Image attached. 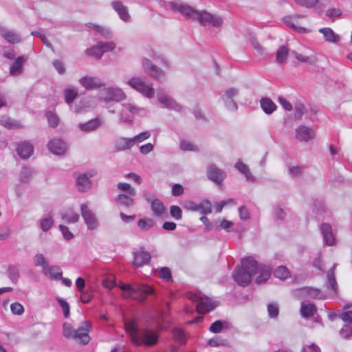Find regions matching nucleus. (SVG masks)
Masks as SVG:
<instances>
[{
	"label": "nucleus",
	"instance_id": "obj_1",
	"mask_svg": "<svg viewBox=\"0 0 352 352\" xmlns=\"http://www.w3.org/2000/svg\"><path fill=\"white\" fill-rule=\"evenodd\" d=\"M170 6L172 10L181 13L186 19L198 21L203 26L210 25L219 28L223 23V17L219 14L206 10L199 11L189 6L174 2H170Z\"/></svg>",
	"mask_w": 352,
	"mask_h": 352
},
{
	"label": "nucleus",
	"instance_id": "obj_2",
	"mask_svg": "<svg viewBox=\"0 0 352 352\" xmlns=\"http://www.w3.org/2000/svg\"><path fill=\"white\" fill-rule=\"evenodd\" d=\"M124 327L131 342L135 346L142 344L147 346H153L158 341L155 331L148 329H140L133 320L126 321Z\"/></svg>",
	"mask_w": 352,
	"mask_h": 352
},
{
	"label": "nucleus",
	"instance_id": "obj_3",
	"mask_svg": "<svg viewBox=\"0 0 352 352\" xmlns=\"http://www.w3.org/2000/svg\"><path fill=\"white\" fill-rule=\"evenodd\" d=\"M258 263L252 257H247L241 261V266H237L232 274L234 280L239 285H248L252 277L257 274Z\"/></svg>",
	"mask_w": 352,
	"mask_h": 352
},
{
	"label": "nucleus",
	"instance_id": "obj_4",
	"mask_svg": "<svg viewBox=\"0 0 352 352\" xmlns=\"http://www.w3.org/2000/svg\"><path fill=\"white\" fill-rule=\"evenodd\" d=\"M122 291L126 292L124 296L137 300L140 302H144L146 300L148 295L155 294V289L147 285L135 284L131 285L129 284H122L120 286Z\"/></svg>",
	"mask_w": 352,
	"mask_h": 352
},
{
	"label": "nucleus",
	"instance_id": "obj_5",
	"mask_svg": "<svg viewBox=\"0 0 352 352\" xmlns=\"http://www.w3.org/2000/svg\"><path fill=\"white\" fill-rule=\"evenodd\" d=\"M126 84L148 98L154 97V88L151 85L146 83L141 77H132L126 82Z\"/></svg>",
	"mask_w": 352,
	"mask_h": 352
},
{
	"label": "nucleus",
	"instance_id": "obj_6",
	"mask_svg": "<svg viewBox=\"0 0 352 352\" xmlns=\"http://www.w3.org/2000/svg\"><path fill=\"white\" fill-rule=\"evenodd\" d=\"M126 97L124 92L118 87H106L99 92V98L105 102H120L124 100Z\"/></svg>",
	"mask_w": 352,
	"mask_h": 352
},
{
	"label": "nucleus",
	"instance_id": "obj_7",
	"mask_svg": "<svg viewBox=\"0 0 352 352\" xmlns=\"http://www.w3.org/2000/svg\"><path fill=\"white\" fill-rule=\"evenodd\" d=\"M189 298L194 302H197L196 309L199 314H204L212 311L216 305L208 297H204L200 294H191Z\"/></svg>",
	"mask_w": 352,
	"mask_h": 352
},
{
	"label": "nucleus",
	"instance_id": "obj_8",
	"mask_svg": "<svg viewBox=\"0 0 352 352\" xmlns=\"http://www.w3.org/2000/svg\"><path fill=\"white\" fill-rule=\"evenodd\" d=\"M144 111L142 108H139L131 103L122 104V109L120 111V120L121 122L131 123L134 119L135 115L140 111Z\"/></svg>",
	"mask_w": 352,
	"mask_h": 352
},
{
	"label": "nucleus",
	"instance_id": "obj_9",
	"mask_svg": "<svg viewBox=\"0 0 352 352\" xmlns=\"http://www.w3.org/2000/svg\"><path fill=\"white\" fill-rule=\"evenodd\" d=\"M91 329L89 322L84 320L80 325L75 330L73 339L80 341L82 344H86L90 341L89 333Z\"/></svg>",
	"mask_w": 352,
	"mask_h": 352
},
{
	"label": "nucleus",
	"instance_id": "obj_10",
	"mask_svg": "<svg viewBox=\"0 0 352 352\" xmlns=\"http://www.w3.org/2000/svg\"><path fill=\"white\" fill-rule=\"evenodd\" d=\"M81 215L89 230H95L98 226V219L95 214L88 208L86 204L80 205Z\"/></svg>",
	"mask_w": 352,
	"mask_h": 352
},
{
	"label": "nucleus",
	"instance_id": "obj_11",
	"mask_svg": "<svg viewBox=\"0 0 352 352\" xmlns=\"http://www.w3.org/2000/svg\"><path fill=\"white\" fill-rule=\"evenodd\" d=\"M239 94V91L238 89L231 87L226 89L221 95V99L228 110L236 111L238 109V105L234 101V98L238 96Z\"/></svg>",
	"mask_w": 352,
	"mask_h": 352
},
{
	"label": "nucleus",
	"instance_id": "obj_12",
	"mask_svg": "<svg viewBox=\"0 0 352 352\" xmlns=\"http://www.w3.org/2000/svg\"><path fill=\"white\" fill-rule=\"evenodd\" d=\"M133 260L132 265L135 267H141L149 263L151 254L148 252L144 251L143 248L139 250L133 252Z\"/></svg>",
	"mask_w": 352,
	"mask_h": 352
},
{
	"label": "nucleus",
	"instance_id": "obj_13",
	"mask_svg": "<svg viewBox=\"0 0 352 352\" xmlns=\"http://www.w3.org/2000/svg\"><path fill=\"white\" fill-rule=\"evenodd\" d=\"M144 72L155 79H160L164 76V72L154 65L149 59L143 58L142 60Z\"/></svg>",
	"mask_w": 352,
	"mask_h": 352
},
{
	"label": "nucleus",
	"instance_id": "obj_14",
	"mask_svg": "<svg viewBox=\"0 0 352 352\" xmlns=\"http://www.w3.org/2000/svg\"><path fill=\"white\" fill-rule=\"evenodd\" d=\"M226 176V173L214 164H210L207 168L208 178L219 185L222 183Z\"/></svg>",
	"mask_w": 352,
	"mask_h": 352
},
{
	"label": "nucleus",
	"instance_id": "obj_15",
	"mask_svg": "<svg viewBox=\"0 0 352 352\" xmlns=\"http://www.w3.org/2000/svg\"><path fill=\"white\" fill-rule=\"evenodd\" d=\"M185 208L191 211H199L203 214H208L212 212V204L209 201H204L200 204L188 201L186 203Z\"/></svg>",
	"mask_w": 352,
	"mask_h": 352
},
{
	"label": "nucleus",
	"instance_id": "obj_16",
	"mask_svg": "<svg viewBox=\"0 0 352 352\" xmlns=\"http://www.w3.org/2000/svg\"><path fill=\"white\" fill-rule=\"evenodd\" d=\"M81 85L86 89H97L104 85V83L96 77L83 76L79 80Z\"/></svg>",
	"mask_w": 352,
	"mask_h": 352
},
{
	"label": "nucleus",
	"instance_id": "obj_17",
	"mask_svg": "<svg viewBox=\"0 0 352 352\" xmlns=\"http://www.w3.org/2000/svg\"><path fill=\"white\" fill-rule=\"evenodd\" d=\"M337 265V263H334L333 266L328 270L327 274V282L325 284L326 287L335 294H336L338 291V286L336 280L335 275Z\"/></svg>",
	"mask_w": 352,
	"mask_h": 352
},
{
	"label": "nucleus",
	"instance_id": "obj_18",
	"mask_svg": "<svg viewBox=\"0 0 352 352\" xmlns=\"http://www.w3.org/2000/svg\"><path fill=\"white\" fill-rule=\"evenodd\" d=\"M104 123V120L99 117L91 119L85 123L78 124V128L81 131L90 133L96 131Z\"/></svg>",
	"mask_w": 352,
	"mask_h": 352
},
{
	"label": "nucleus",
	"instance_id": "obj_19",
	"mask_svg": "<svg viewBox=\"0 0 352 352\" xmlns=\"http://www.w3.org/2000/svg\"><path fill=\"white\" fill-rule=\"evenodd\" d=\"M111 6L118 14L121 20L125 22L130 20L131 16L128 12V8L124 6L122 1H113L111 2Z\"/></svg>",
	"mask_w": 352,
	"mask_h": 352
},
{
	"label": "nucleus",
	"instance_id": "obj_20",
	"mask_svg": "<svg viewBox=\"0 0 352 352\" xmlns=\"http://www.w3.org/2000/svg\"><path fill=\"white\" fill-rule=\"evenodd\" d=\"M48 149L54 155H63L67 150L65 142L60 139H54L47 144Z\"/></svg>",
	"mask_w": 352,
	"mask_h": 352
},
{
	"label": "nucleus",
	"instance_id": "obj_21",
	"mask_svg": "<svg viewBox=\"0 0 352 352\" xmlns=\"http://www.w3.org/2000/svg\"><path fill=\"white\" fill-rule=\"evenodd\" d=\"M92 177V175H87V173L80 174L76 177V186L80 192H86L90 189L91 186V182L89 178Z\"/></svg>",
	"mask_w": 352,
	"mask_h": 352
},
{
	"label": "nucleus",
	"instance_id": "obj_22",
	"mask_svg": "<svg viewBox=\"0 0 352 352\" xmlns=\"http://www.w3.org/2000/svg\"><path fill=\"white\" fill-rule=\"evenodd\" d=\"M296 138L300 141L308 142L314 138V133L310 128L300 125L296 129Z\"/></svg>",
	"mask_w": 352,
	"mask_h": 352
},
{
	"label": "nucleus",
	"instance_id": "obj_23",
	"mask_svg": "<svg viewBox=\"0 0 352 352\" xmlns=\"http://www.w3.org/2000/svg\"><path fill=\"white\" fill-rule=\"evenodd\" d=\"M27 60L24 56H18L10 67V74L12 76H19L23 72V63Z\"/></svg>",
	"mask_w": 352,
	"mask_h": 352
},
{
	"label": "nucleus",
	"instance_id": "obj_24",
	"mask_svg": "<svg viewBox=\"0 0 352 352\" xmlns=\"http://www.w3.org/2000/svg\"><path fill=\"white\" fill-rule=\"evenodd\" d=\"M0 36L12 44H16L21 42L20 35L12 30L0 28Z\"/></svg>",
	"mask_w": 352,
	"mask_h": 352
},
{
	"label": "nucleus",
	"instance_id": "obj_25",
	"mask_svg": "<svg viewBox=\"0 0 352 352\" xmlns=\"http://www.w3.org/2000/svg\"><path fill=\"white\" fill-rule=\"evenodd\" d=\"M300 295L307 298H311L315 299H322L324 298L323 294L321 293L320 290L317 288L305 287L298 290Z\"/></svg>",
	"mask_w": 352,
	"mask_h": 352
},
{
	"label": "nucleus",
	"instance_id": "obj_26",
	"mask_svg": "<svg viewBox=\"0 0 352 352\" xmlns=\"http://www.w3.org/2000/svg\"><path fill=\"white\" fill-rule=\"evenodd\" d=\"M43 273L51 280H60L62 279V270L58 265L47 266Z\"/></svg>",
	"mask_w": 352,
	"mask_h": 352
},
{
	"label": "nucleus",
	"instance_id": "obj_27",
	"mask_svg": "<svg viewBox=\"0 0 352 352\" xmlns=\"http://www.w3.org/2000/svg\"><path fill=\"white\" fill-rule=\"evenodd\" d=\"M257 273H259V275L256 279V283L257 284H262L270 277L272 269L267 265L258 264Z\"/></svg>",
	"mask_w": 352,
	"mask_h": 352
},
{
	"label": "nucleus",
	"instance_id": "obj_28",
	"mask_svg": "<svg viewBox=\"0 0 352 352\" xmlns=\"http://www.w3.org/2000/svg\"><path fill=\"white\" fill-rule=\"evenodd\" d=\"M319 32L323 34L325 41L336 43L340 41V37L330 28H322Z\"/></svg>",
	"mask_w": 352,
	"mask_h": 352
},
{
	"label": "nucleus",
	"instance_id": "obj_29",
	"mask_svg": "<svg viewBox=\"0 0 352 352\" xmlns=\"http://www.w3.org/2000/svg\"><path fill=\"white\" fill-rule=\"evenodd\" d=\"M320 229L326 244L328 245H333L335 239L332 233L331 225L328 223H322Z\"/></svg>",
	"mask_w": 352,
	"mask_h": 352
},
{
	"label": "nucleus",
	"instance_id": "obj_30",
	"mask_svg": "<svg viewBox=\"0 0 352 352\" xmlns=\"http://www.w3.org/2000/svg\"><path fill=\"white\" fill-rule=\"evenodd\" d=\"M33 146L28 142L21 144L17 148V153L23 160L29 158L33 153Z\"/></svg>",
	"mask_w": 352,
	"mask_h": 352
},
{
	"label": "nucleus",
	"instance_id": "obj_31",
	"mask_svg": "<svg viewBox=\"0 0 352 352\" xmlns=\"http://www.w3.org/2000/svg\"><path fill=\"white\" fill-rule=\"evenodd\" d=\"M135 195H130L129 194H120L116 197V201L118 202V204L129 208L134 205V199L133 197Z\"/></svg>",
	"mask_w": 352,
	"mask_h": 352
},
{
	"label": "nucleus",
	"instance_id": "obj_32",
	"mask_svg": "<svg viewBox=\"0 0 352 352\" xmlns=\"http://www.w3.org/2000/svg\"><path fill=\"white\" fill-rule=\"evenodd\" d=\"M61 218L67 223H74L78 221L80 216L72 209H68L61 213Z\"/></svg>",
	"mask_w": 352,
	"mask_h": 352
},
{
	"label": "nucleus",
	"instance_id": "obj_33",
	"mask_svg": "<svg viewBox=\"0 0 352 352\" xmlns=\"http://www.w3.org/2000/svg\"><path fill=\"white\" fill-rule=\"evenodd\" d=\"M261 107L267 114H271L276 109V105L268 98H263L261 100Z\"/></svg>",
	"mask_w": 352,
	"mask_h": 352
},
{
	"label": "nucleus",
	"instance_id": "obj_34",
	"mask_svg": "<svg viewBox=\"0 0 352 352\" xmlns=\"http://www.w3.org/2000/svg\"><path fill=\"white\" fill-rule=\"evenodd\" d=\"M134 144L133 138H122L117 141L116 147L118 151H124L131 148Z\"/></svg>",
	"mask_w": 352,
	"mask_h": 352
},
{
	"label": "nucleus",
	"instance_id": "obj_35",
	"mask_svg": "<svg viewBox=\"0 0 352 352\" xmlns=\"http://www.w3.org/2000/svg\"><path fill=\"white\" fill-rule=\"evenodd\" d=\"M317 309L314 304H304L302 303L300 308V313L302 317L309 318L316 312Z\"/></svg>",
	"mask_w": 352,
	"mask_h": 352
},
{
	"label": "nucleus",
	"instance_id": "obj_36",
	"mask_svg": "<svg viewBox=\"0 0 352 352\" xmlns=\"http://www.w3.org/2000/svg\"><path fill=\"white\" fill-rule=\"evenodd\" d=\"M234 167L242 174H243L245 175V177H246V179L248 181H254V177H253V175L251 174L250 171V169L248 168V166L241 162H237L235 165H234Z\"/></svg>",
	"mask_w": 352,
	"mask_h": 352
},
{
	"label": "nucleus",
	"instance_id": "obj_37",
	"mask_svg": "<svg viewBox=\"0 0 352 352\" xmlns=\"http://www.w3.org/2000/svg\"><path fill=\"white\" fill-rule=\"evenodd\" d=\"M289 53V49L285 45H281L276 52V60L279 64L286 62Z\"/></svg>",
	"mask_w": 352,
	"mask_h": 352
},
{
	"label": "nucleus",
	"instance_id": "obj_38",
	"mask_svg": "<svg viewBox=\"0 0 352 352\" xmlns=\"http://www.w3.org/2000/svg\"><path fill=\"white\" fill-rule=\"evenodd\" d=\"M151 205V210L156 216H161L165 211L163 203L158 199L152 200Z\"/></svg>",
	"mask_w": 352,
	"mask_h": 352
},
{
	"label": "nucleus",
	"instance_id": "obj_39",
	"mask_svg": "<svg viewBox=\"0 0 352 352\" xmlns=\"http://www.w3.org/2000/svg\"><path fill=\"white\" fill-rule=\"evenodd\" d=\"M8 275L13 283H16L20 276L19 270L16 265H10L8 268Z\"/></svg>",
	"mask_w": 352,
	"mask_h": 352
},
{
	"label": "nucleus",
	"instance_id": "obj_40",
	"mask_svg": "<svg viewBox=\"0 0 352 352\" xmlns=\"http://www.w3.org/2000/svg\"><path fill=\"white\" fill-rule=\"evenodd\" d=\"M274 276L280 280H285L289 276V271L285 266L278 267L274 272Z\"/></svg>",
	"mask_w": 352,
	"mask_h": 352
},
{
	"label": "nucleus",
	"instance_id": "obj_41",
	"mask_svg": "<svg viewBox=\"0 0 352 352\" xmlns=\"http://www.w3.org/2000/svg\"><path fill=\"white\" fill-rule=\"evenodd\" d=\"M85 52L88 56L95 57L97 59H100L103 55L101 47H100L98 43L96 45L87 49Z\"/></svg>",
	"mask_w": 352,
	"mask_h": 352
},
{
	"label": "nucleus",
	"instance_id": "obj_42",
	"mask_svg": "<svg viewBox=\"0 0 352 352\" xmlns=\"http://www.w3.org/2000/svg\"><path fill=\"white\" fill-rule=\"evenodd\" d=\"M34 171L33 169L24 167L21 169L20 173V180L21 182H28L34 175Z\"/></svg>",
	"mask_w": 352,
	"mask_h": 352
},
{
	"label": "nucleus",
	"instance_id": "obj_43",
	"mask_svg": "<svg viewBox=\"0 0 352 352\" xmlns=\"http://www.w3.org/2000/svg\"><path fill=\"white\" fill-rule=\"evenodd\" d=\"M233 223L230 221H228L226 219H223L219 224H217V221L215 222V229L217 230H220L221 229L225 230L227 232H231L233 231V230L231 229V227L232 226Z\"/></svg>",
	"mask_w": 352,
	"mask_h": 352
},
{
	"label": "nucleus",
	"instance_id": "obj_44",
	"mask_svg": "<svg viewBox=\"0 0 352 352\" xmlns=\"http://www.w3.org/2000/svg\"><path fill=\"white\" fill-rule=\"evenodd\" d=\"M0 124L5 126L7 129H14L18 126V124L14 121L12 120L11 118H10L8 116H1L0 118Z\"/></svg>",
	"mask_w": 352,
	"mask_h": 352
},
{
	"label": "nucleus",
	"instance_id": "obj_45",
	"mask_svg": "<svg viewBox=\"0 0 352 352\" xmlns=\"http://www.w3.org/2000/svg\"><path fill=\"white\" fill-rule=\"evenodd\" d=\"M78 96V91L75 89H67L65 90L64 96L65 102L70 104Z\"/></svg>",
	"mask_w": 352,
	"mask_h": 352
},
{
	"label": "nucleus",
	"instance_id": "obj_46",
	"mask_svg": "<svg viewBox=\"0 0 352 352\" xmlns=\"http://www.w3.org/2000/svg\"><path fill=\"white\" fill-rule=\"evenodd\" d=\"M292 54H294V57L301 63H305L308 65H312L314 63L316 62V58H312L310 56H305L301 54H298L296 52H292Z\"/></svg>",
	"mask_w": 352,
	"mask_h": 352
},
{
	"label": "nucleus",
	"instance_id": "obj_47",
	"mask_svg": "<svg viewBox=\"0 0 352 352\" xmlns=\"http://www.w3.org/2000/svg\"><path fill=\"white\" fill-rule=\"evenodd\" d=\"M54 221L52 217H46L41 220L40 227L43 232L48 231L53 226Z\"/></svg>",
	"mask_w": 352,
	"mask_h": 352
},
{
	"label": "nucleus",
	"instance_id": "obj_48",
	"mask_svg": "<svg viewBox=\"0 0 352 352\" xmlns=\"http://www.w3.org/2000/svg\"><path fill=\"white\" fill-rule=\"evenodd\" d=\"M118 188L124 192V194H129L130 195H135V190L131 186V185L128 183L124 182H119L118 184Z\"/></svg>",
	"mask_w": 352,
	"mask_h": 352
},
{
	"label": "nucleus",
	"instance_id": "obj_49",
	"mask_svg": "<svg viewBox=\"0 0 352 352\" xmlns=\"http://www.w3.org/2000/svg\"><path fill=\"white\" fill-rule=\"evenodd\" d=\"M80 293V300L83 303L89 302L94 297L93 290L90 287L87 289H84Z\"/></svg>",
	"mask_w": 352,
	"mask_h": 352
},
{
	"label": "nucleus",
	"instance_id": "obj_50",
	"mask_svg": "<svg viewBox=\"0 0 352 352\" xmlns=\"http://www.w3.org/2000/svg\"><path fill=\"white\" fill-rule=\"evenodd\" d=\"M34 265L36 267L41 266L43 270L49 265L46 258L42 254H36L34 256Z\"/></svg>",
	"mask_w": 352,
	"mask_h": 352
},
{
	"label": "nucleus",
	"instance_id": "obj_51",
	"mask_svg": "<svg viewBox=\"0 0 352 352\" xmlns=\"http://www.w3.org/2000/svg\"><path fill=\"white\" fill-rule=\"evenodd\" d=\"M138 226L142 230H146L153 226V221L151 219H141L138 222Z\"/></svg>",
	"mask_w": 352,
	"mask_h": 352
},
{
	"label": "nucleus",
	"instance_id": "obj_52",
	"mask_svg": "<svg viewBox=\"0 0 352 352\" xmlns=\"http://www.w3.org/2000/svg\"><path fill=\"white\" fill-rule=\"evenodd\" d=\"M340 334L345 339H349L352 337V324H344L340 329Z\"/></svg>",
	"mask_w": 352,
	"mask_h": 352
},
{
	"label": "nucleus",
	"instance_id": "obj_53",
	"mask_svg": "<svg viewBox=\"0 0 352 352\" xmlns=\"http://www.w3.org/2000/svg\"><path fill=\"white\" fill-rule=\"evenodd\" d=\"M63 335L65 338H73L75 329H73V327L71 324L65 322L63 325Z\"/></svg>",
	"mask_w": 352,
	"mask_h": 352
},
{
	"label": "nucleus",
	"instance_id": "obj_54",
	"mask_svg": "<svg viewBox=\"0 0 352 352\" xmlns=\"http://www.w3.org/2000/svg\"><path fill=\"white\" fill-rule=\"evenodd\" d=\"M180 148L182 151H197L198 148L193 145L190 142L182 140L180 142Z\"/></svg>",
	"mask_w": 352,
	"mask_h": 352
},
{
	"label": "nucleus",
	"instance_id": "obj_55",
	"mask_svg": "<svg viewBox=\"0 0 352 352\" xmlns=\"http://www.w3.org/2000/svg\"><path fill=\"white\" fill-rule=\"evenodd\" d=\"M224 324H226V322L217 320L210 325L209 330L212 333H218L221 332L224 327Z\"/></svg>",
	"mask_w": 352,
	"mask_h": 352
},
{
	"label": "nucleus",
	"instance_id": "obj_56",
	"mask_svg": "<svg viewBox=\"0 0 352 352\" xmlns=\"http://www.w3.org/2000/svg\"><path fill=\"white\" fill-rule=\"evenodd\" d=\"M56 300L58 301V304L63 309V314L65 318H68L69 316V305L64 299L56 297Z\"/></svg>",
	"mask_w": 352,
	"mask_h": 352
},
{
	"label": "nucleus",
	"instance_id": "obj_57",
	"mask_svg": "<svg viewBox=\"0 0 352 352\" xmlns=\"http://www.w3.org/2000/svg\"><path fill=\"white\" fill-rule=\"evenodd\" d=\"M298 5L307 8H314L318 2V0H294Z\"/></svg>",
	"mask_w": 352,
	"mask_h": 352
},
{
	"label": "nucleus",
	"instance_id": "obj_58",
	"mask_svg": "<svg viewBox=\"0 0 352 352\" xmlns=\"http://www.w3.org/2000/svg\"><path fill=\"white\" fill-rule=\"evenodd\" d=\"M170 214L176 220H179L182 217V209L177 206H171L170 208Z\"/></svg>",
	"mask_w": 352,
	"mask_h": 352
},
{
	"label": "nucleus",
	"instance_id": "obj_59",
	"mask_svg": "<svg viewBox=\"0 0 352 352\" xmlns=\"http://www.w3.org/2000/svg\"><path fill=\"white\" fill-rule=\"evenodd\" d=\"M159 274H160V278L166 281H169L172 278L170 270H169L168 267H161L159 270Z\"/></svg>",
	"mask_w": 352,
	"mask_h": 352
},
{
	"label": "nucleus",
	"instance_id": "obj_60",
	"mask_svg": "<svg viewBox=\"0 0 352 352\" xmlns=\"http://www.w3.org/2000/svg\"><path fill=\"white\" fill-rule=\"evenodd\" d=\"M98 43L101 47L102 54L113 51L116 47V44L113 42H98Z\"/></svg>",
	"mask_w": 352,
	"mask_h": 352
},
{
	"label": "nucleus",
	"instance_id": "obj_61",
	"mask_svg": "<svg viewBox=\"0 0 352 352\" xmlns=\"http://www.w3.org/2000/svg\"><path fill=\"white\" fill-rule=\"evenodd\" d=\"M10 309L12 313L15 315H21L24 312L23 306L17 302L11 304Z\"/></svg>",
	"mask_w": 352,
	"mask_h": 352
},
{
	"label": "nucleus",
	"instance_id": "obj_62",
	"mask_svg": "<svg viewBox=\"0 0 352 352\" xmlns=\"http://www.w3.org/2000/svg\"><path fill=\"white\" fill-rule=\"evenodd\" d=\"M267 312L270 318H276L279 310L278 305L275 303H270L267 305Z\"/></svg>",
	"mask_w": 352,
	"mask_h": 352
},
{
	"label": "nucleus",
	"instance_id": "obj_63",
	"mask_svg": "<svg viewBox=\"0 0 352 352\" xmlns=\"http://www.w3.org/2000/svg\"><path fill=\"white\" fill-rule=\"evenodd\" d=\"M173 338L175 340L183 344L186 341L185 333L183 331L180 329H175L173 332Z\"/></svg>",
	"mask_w": 352,
	"mask_h": 352
},
{
	"label": "nucleus",
	"instance_id": "obj_64",
	"mask_svg": "<svg viewBox=\"0 0 352 352\" xmlns=\"http://www.w3.org/2000/svg\"><path fill=\"white\" fill-rule=\"evenodd\" d=\"M47 117L49 124L52 127H56L58 124L59 119L56 114L50 112L47 114Z\"/></svg>",
	"mask_w": 352,
	"mask_h": 352
}]
</instances>
